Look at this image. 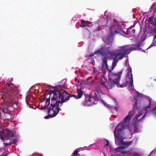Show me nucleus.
<instances>
[{"mask_svg":"<svg viewBox=\"0 0 156 156\" xmlns=\"http://www.w3.org/2000/svg\"><path fill=\"white\" fill-rule=\"evenodd\" d=\"M1 139L3 141L5 140V139H4V138L2 136H1Z\"/></svg>","mask_w":156,"mask_h":156,"instance_id":"obj_40","label":"nucleus"},{"mask_svg":"<svg viewBox=\"0 0 156 156\" xmlns=\"http://www.w3.org/2000/svg\"><path fill=\"white\" fill-rule=\"evenodd\" d=\"M121 30H122V29L119 27H117L116 28H115L114 32L115 34H119Z\"/></svg>","mask_w":156,"mask_h":156,"instance_id":"obj_20","label":"nucleus"},{"mask_svg":"<svg viewBox=\"0 0 156 156\" xmlns=\"http://www.w3.org/2000/svg\"><path fill=\"white\" fill-rule=\"evenodd\" d=\"M104 47H102L101 49L96 51L95 53L96 54H98L100 55H102V51L104 50Z\"/></svg>","mask_w":156,"mask_h":156,"instance_id":"obj_16","label":"nucleus"},{"mask_svg":"<svg viewBox=\"0 0 156 156\" xmlns=\"http://www.w3.org/2000/svg\"><path fill=\"white\" fill-rule=\"evenodd\" d=\"M78 151L77 150H76L74 152V156H80V154L78 153Z\"/></svg>","mask_w":156,"mask_h":156,"instance_id":"obj_26","label":"nucleus"},{"mask_svg":"<svg viewBox=\"0 0 156 156\" xmlns=\"http://www.w3.org/2000/svg\"><path fill=\"white\" fill-rule=\"evenodd\" d=\"M151 111V112L153 113H154V112L155 111H156V106L155 107V108H154L152 109Z\"/></svg>","mask_w":156,"mask_h":156,"instance_id":"obj_33","label":"nucleus"},{"mask_svg":"<svg viewBox=\"0 0 156 156\" xmlns=\"http://www.w3.org/2000/svg\"><path fill=\"white\" fill-rule=\"evenodd\" d=\"M137 108V100H136L134 108L131 111L129 112V114L124 118L123 120V122L118 124L114 131L115 142H117L119 145H122V146L125 147V148L130 146L131 144L132 141L126 142L123 140L124 138L123 137V134L122 133V131L125 128L126 126L124 124L126 123L130 119L131 116H133L135 112V109Z\"/></svg>","mask_w":156,"mask_h":156,"instance_id":"obj_1","label":"nucleus"},{"mask_svg":"<svg viewBox=\"0 0 156 156\" xmlns=\"http://www.w3.org/2000/svg\"><path fill=\"white\" fill-rule=\"evenodd\" d=\"M119 56L118 57V58L117 59V58L115 60H114V56H113V57H111L112 58L113 60H114V61H116V60H117V62L119 60H120V59H122L125 56H123V55H119Z\"/></svg>","mask_w":156,"mask_h":156,"instance_id":"obj_24","label":"nucleus"},{"mask_svg":"<svg viewBox=\"0 0 156 156\" xmlns=\"http://www.w3.org/2000/svg\"><path fill=\"white\" fill-rule=\"evenodd\" d=\"M135 46L136 47L139 48L140 46V44H135Z\"/></svg>","mask_w":156,"mask_h":156,"instance_id":"obj_37","label":"nucleus"},{"mask_svg":"<svg viewBox=\"0 0 156 156\" xmlns=\"http://www.w3.org/2000/svg\"><path fill=\"white\" fill-rule=\"evenodd\" d=\"M126 61H127V62H129V61H128V59L126 60Z\"/></svg>","mask_w":156,"mask_h":156,"instance_id":"obj_45","label":"nucleus"},{"mask_svg":"<svg viewBox=\"0 0 156 156\" xmlns=\"http://www.w3.org/2000/svg\"><path fill=\"white\" fill-rule=\"evenodd\" d=\"M125 149V147H124L123 146H120V147H118L115 148V151L116 152H120V151L122 150V149Z\"/></svg>","mask_w":156,"mask_h":156,"instance_id":"obj_19","label":"nucleus"},{"mask_svg":"<svg viewBox=\"0 0 156 156\" xmlns=\"http://www.w3.org/2000/svg\"><path fill=\"white\" fill-rule=\"evenodd\" d=\"M151 100H149V104L147 105V107H145L144 108L145 111H147L148 108H151Z\"/></svg>","mask_w":156,"mask_h":156,"instance_id":"obj_21","label":"nucleus"},{"mask_svg":"<svg viewBox=\"0 0 156 156\" xmlns=\"http://www.w3.org/2000/svg\"><path fill=\"white\" fill-rule=\"evenodd\" d=\"M55 87H50V90L51 91L50 92V96H51L52 94H53L52 96H53L54 94H57V93H58V95H56L57 97H59L60 96H61V95H63V93L64 91L65 92L64 90L62 93H61L60 91L58 90H56L55 88ZM65 92H66L65 91Z\"/></svg>","mask_w":156,"mask_h":156,"instance_id":"obj_9","label":"nucleus"},{"mask_svg":"<svg viewBox=\"0 0 156 156\" xmlns=\"http://www.w3.org/2000/svg\"><path fill=\"white\" fill-rule=\"evenodd\" d=\"M121 31H122V32H123V33H124L125 34H126V33H125V31L123 30H122H122H121Z\"/></svg>","mask_w":156,"mask_h":156,"instance_id":"obj_41","label":"nucleus"},{"mask_svg":"<svg viewBox=\"0 0 156 156\" xmlns=\"http://www.w3.org/2000/svg\"><path fill=\"white\" fill-rule=\"evenodd\" d=\"M107 58L106 56L102 58V59L103 63V66H104L105 65L107 64Z\"/></svg>","mask_w":156,"mask_h":156,"instance_id":"obj_18","label":"nucleus"},{"mask_svg":"<svg viewBox=\"0 0 156 156\" xmlns=\"http://www.w3.org/2000/svg\"><path fill=\"white\" fill-rule=\"evenodd\" d=\"M122 73V70H121L117 73H114L112 72L108 74L109 80L107 86L108 89H111L115 86L118 87H123L127 85V83H129V84L130 81L129 79L125 83L120 82Z\"/></svg>","mask_w":156,"mask_h":156,"instance_id":"obj_3","label":"nucleus"},{"mask_svg":"<svg viewBox=\"0 0 156 156\" xmlns=\"http://www.w3.org/2000/svg\"><path fill=\"white\" fill-rule=\"evenodd\" d=\"M51 97L50 96L49 98H48L46 100V105L47 104L48 105L50 104V97Z\"/></svg>","mask_w":156,"mask_h":156,"instance_id":"obj_27","label":"nucleus"},{"mask_svg":"<svg viewBox=\"0 0 156 156\" xmlns=\"http://www.w3.org/2000/svg\"><path fill=\"white\" fill-rule=\"evenodd\" d=\"M131 156H140L138 154L134 153Z\"/></svg>","mask_w":156,"mask_h":156,"instance_id":"obj_38","label":"nucleus"},{"mask_svg":"<svg viewBox=\"0 0 156 156\" xmlns=\"http://www.w3.org/2000/svg\"><path fill=\"white\" fill-rule=\"evenodd\" d=\"M141 39L142 40V41H144V40H145V39H144V38H141Z\"/></svg>","mask_w":156,"mask_h":156,"instance_id":"obj_44","label":"nucleus"},{"mask_svg":"<svg viewBox=\"0 0 156 156\" xmlns=\"http://www.w3.org/2000/svg\"><path fill=\"white\" fill-rule=\"evenodd\" d=\"M94 98L89 96H86L85 100L83 102V104L85 106H91L96 104Z\"/></svg>","mask_w":156,"mask_h":156,"instance_id":"obj_7","label":"nucleus"},{"mask_svg":"<svg viewBox=\"0 0 156 156\" xmlns=\"http://www.w3.org/2000/svg\"><path fill=\"white\" fill-rule=\"evenodd\" d=\"M10 104L14 107L17 106V101H15L12 100L10 102Z\"/></svg>","mask_w":156,"mask_h":156,"instance_id":"obj_22","label":"nucleus"},{"mask_svg":"<svg viewBox=\"0 0 156 156\" xmlns=\"http://www.w3.org/2000/svg\"><path fill=\"white\" fill-rule=\"evenodd\" d=\"M57 94H54L51 98L50 107L48 109V115L45 116V119H48L49 117L52 118L55 116L59 112L61 107L63 103L67 101L68 100V95L67 92H63V95L59 97H57Z\"/></svg>","mask_w":156,"mask_h":156,"instance_id":"obj_2","label":"nucleus"},{"mask_svg":"<svg viewBox=\"0 0 156 156\" xmlns=\"http://www.w3.org/2000/svg\"><path fill=\"white\" fill-rule=\"evenodd\" d=\"M106 141H107V144L105 145V146H109V144L108 141V140H106Z\"/></svg>","mask_w":156,"mask_h":156,"instance_id":"obj_36","label":"nucleus"},{"mask_svg":"<svg viewBox=\"0 0 156 156\" xmlns=\"http://www.w3.org/2000/svg\"><path fill=\"white\" fill-rule=\"evenodd\" d=\"M66 80H62L59 83L56 85V87H58L59 88H63L65 87V84Z\"/></svg>","mask_w":156,"mask_h":156,"instance_id":"obj_14","label":"nucleus"},{"mask_svg":"<svg viewBox=\"0 0 156 156\" xmlns=\"http://www.w3.org/2000/svg\"><path fill=\"white\" fill-rule=\"evenodd\" d=\"M3 136L7 140L8 139L10 140V138L14 136V133L13 132H12L11 131L8 130L6 131H5L3 132Z\"/></svg>","mask_w":156,"mask_h":156,"instance_id":"obj_10","label":"nucleus"},{"mask_svg":"<svg viewBox=\"0 0 156 156\" xmlns=\"http://www.w3.org/2000/svg\"><path fill=\"white\" fill-rule=\"evenodd\" d=\"M7 156V154H4L3 155H2L1 156Z\"/></svg>","mask_w":156,"mask_h":156,"instance_id":"obj_43","label":"nucleus"},{"mask_svg":"<svg viewBox=\"0 0 156 156\" xmlns=\"http://www.w3.org/2000/svg\"><path fill=\"white\" fill-rule=\"evenodd\" d=\"M126 66H128L127 68V77L130 81L129 86L132 87L133 86V76L132 73V68L129 65V62H127L126 61Z\"/></svg>","mask_w":156,"mask_h":156,"instance_id":"obj_6","label":"nucleus"},{"mask_svg":"<svg viewBox=\"0 0 156 156\" xmlns=\"http://www.w3.org/2000/svg\"><path fill=\"white\" fill-rule=\"evenodd\" d=\"M131 29V28H129L127 30L126 33V34L127 35L128 34H130V30Z\"/></svg>","mask_w":156,"mask_h":156,"instance_id":"obj_32","label":"nucleus"},{"mask_svg":"<svg viewBox=\"0 0 156 156\" xmlns=\"http://www.w3.org/2000/svg\"><path fill=\"white\" fill-rule=\"evenodd\" d=\"M104 47V50L106 51H107V52H108V54L109 52H111V51H110L109 50L110 48V47H108L105 48V47Z\"/></svg>","mask_w":156,"mask_h":156,"instance_id":"obj_29","label":"nucleus"},{"mask_svg":"<svg viewBox=\"0 0 156 156\" xmlns=\"http://www.w3.org/2000/svg\"><path fill=\"white\" fill-rule=\"evenodd\" d=\"M17 142V140L15 139H13L10 142V143H11V144H15Z\"/></svg>","mask_w":156,"mask_h":156,"instance_id":"obj_28","label":"nucleus"},{"mask_svg":"<svg viewBox=\"0 0 156 156\" xmlns=\"http://www.w3.org/2000/svg\"><path fill=\"white\" fill-rule=\"evenodd\" d=\"M117 63V60L113 61L112 64V66L111 69H109L108 68L109 66L108 65V64L105 65L106 66V69L108 71V73L109 74L110 73H111L112 72V71L114 69V68L116 66Z\"/></svg>","mask_w":156,"mask_h":156,"instance_id":"obj_11","label":"nucleus"},{"mask_svg":"<svg viewBox=\"0 0 156 156\" xmlns=\"http://www.w3.org/2000/svg\"><path fill=\"white\" fill-rule=\"evenodd\" d=\"M138 129L136 126L134 127V130L135 132H137Z\"/></svg>","mask_w":156,"mask_h":156,"instance_id":"obj_39","label":"nucleus"},{"mask_svg":"<svg viewBox=\"0 0 156 156\" xmlns=\"http://www.w3.org/2000/svg\"><path fill=\"white\" fill-rule=\"evenodd\" d=\"M121 153L123 154H126L128 156H129L131 154V152L130 151H126L121 150L120 151Z\"/></svg>","mask_w":156,"mask_h":156,"instance_id":"obj_15","label":"nucleus"},{"mask_svg":"<svg viewBox=\"0 0 156 156\" xmlns=\"http://www.w3.org/2000/svg\"><path fill=\"white\" fill-rule=\"evenodd\" d=\"M152 35L154 36V37L153 39V41L151 44V45L149 46V47L148 48H149L153 46H156V33H154V34H151Z\"/></svg>","mask_w":156,"mask_h":156,"instance_id":"obj_13","label":"nucleus"},{"mask_svg":"<svg viewBox=\"0 0 156 156\" xmlns=\"http://www.w3.org/2000/svg\"><path fill=\"white\" fill-rule=\"evenodd\" d=\"M156 12V7L155 8H154V12Z\"/></svg>","mask_w":156,"mask_h":156,"instance_id":"obj_42","label":"nucleus"},{"mask_svg":"<svg viewBox=\"0 0 156 156\" xmlns=\"http://www.w3.org/2000/svg\"><path fill=\"white\" fill-rule=\"evenodd\" d=\"M114 108H115V109L117 111L118 110V108H119V106H118L117 105H116V106H115Z\"/></svg>","mask_w":156,"mask_h":156,"instance_id":"obj_34","label":"nucleus"},{"mask_svg":"<svg viewBox=\"0 0 156 156\" xmlns=\"http://www.w3.org/2000/svg\"><path fill=\"white\" fill-rule=\"evenodd\" d=\"M106 43L107 44L109 45H111L112 44V39H111L109 37H108L106 40Z\"/></svg>","mask_w":156,"mask_h":156,"instance_id":"obj_17","label":"nucleus"},{"mask_svg":"<svg viewBox=\"0 0 156 156\" xmlns=\"http://www.w3.org/2000/svg\"><path fill=\"white\" fill-rule=\"evenodd\" d=\"M148 22L152 25L154 26V27L151 29L150 30V34H154L156 33V18L153 16L149 17L148 19Z\"/></svg>","mask_w":156,"mask_h":156,"instance_id":"obj_8","label":"nucleus"},{"mask_svg":"<svg viewBox=\"0 0 156 156\" xmlns=\"http://www.w3.org/2000/svg\"><path fill=\"white\" fill-rule=\"evenodd\" d=\"M93 56V55H90V56H90V57H91V56Z\"/></svg>","mask_w":156,"mask_h":156,"instance_id":"obj_46","label":"nucleus"},{"mask_svg":"<svg viewBox=\"0 0 156 156\" xmlns=\"http://www.w3.org/2000/svg\"><path fill=\"white\" fill-rule=\"evenodd\" d=\"M93 26L92 23L90 22L86 21V26L88 27H92Z\"/></svg>","mask_w":156,"mask_h":156,"instance_id":"obj_25","label":"nucleus"},{"mask_svg":"<svg viewBox=\"0 0 156 156\" xmlns=\"http://www.w3.org/2000/svg\"><path fill=\"white\" fill-rule=\"evenodd\" d=\"M75 81L76 82H77L76 84L78 86L76 90V92L77 93L78 95L77 96L75 95H72L71 94H69V100L70 98L72 97H73L75 99L80 98H81L83 95V93L82 90L81 86V82L77 80L76 78L75 79Z\"/></svg>","mask_w":156,"mask_h":156,"instance_id":"obj_5","label":"nucleus"},{"mask_svg":"<svg viewBox=\"0 0 156 156\" xmlns=\"http://www.w3.org/2000/svg\"><path fill=\"white\" fill-rule=\"evenodd\" d=\"M103 103L104 104V105L106 106L108 108L111 109V107H111L108 104L105 103L104 102H103Z\"/></svg>","mask_w":156,"mask_h":156,"instance_id":"obj_30","label":"nucleus"},{"mask_svg":"<svg viewBox=\"0 0 156 156\" xmlns=\"http://www.w3.org/2000/svg\"><path fill=\"white\" fill-rule=\"evenodd\" d=\"M4 144L5 145V147H7L8 145H11V143H10V142L8 143H4Z\"/></svg>","mask_w":156,"mask_h":156,"instance_id":"obj_35","label":"nucleus"},{"mask_svg":"<svg viewBox=\"0 0 156 156\" xmlns=\"http://www.w3.org/2000/svg\"><path fill=\"white\" fill-rule=\"evenodd\" d=\"M114 34H114V33L111 32H110V34H109V37H112Z\"/></svg>","mask_w":156,"mask_h":156,"instance_id":"obj_31","label":"nucleus"},{"mask_svg":"<svg viewBox=\"0 0 156 156\" xmlns=\"http://www.w3.org/2000/svg\"><path fill=\"white\" fill-rule=\"evenodd\" d=\"M81 23L80 27H83L86 26V22H85L84 20H81Z\"/></svg>","mask_w":156,"mask_h":156,"instance_id":"obj_23","label":"nucleus"},{"mask_svg":"<svg viewBox=\"0 0 156 156\" xmlns=\"http://www.w3.org/2000/svg\"><path fill=\"white\" fill-rule=\"evenodd\" d=\"M147 113V112H146L144 115L139 120L138 119V118L141 116V115H142L143 113V112L141 111L138 114L136 115V116H135L134 120H135V122H140V121L142 119H144L145 117V116L146 115V114Z\"/></svg>","mask_w":156,"mask_h":156,"instance_id":"obj_12","label":"nucleus"},{"mask_svg":"<svg viewBox=\"0 0 156 156\" xmlns=\"http://www.w3.org/2000/svg\"><path fill=\"white\" fill-rule=\"evenodd\" d=\"M120 48L119 50L113 51L108 53L111 57L114 56V60L116 59L119 55L125 56L128 52V51L130 50V49L127 48V46H124L120 47Z\"/></svg>","mask_w":156,"mask_h":156,"instance_id":"obj_4","label":"nucleus"}]
</instances>
